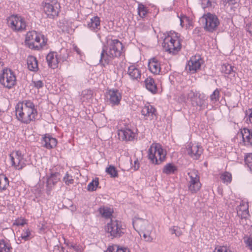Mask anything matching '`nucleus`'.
<instances>
[{"label":"nucleus","mask_w":252,"mask_h":252,"mask_svg":"<svg viewBox=\"0 0 252 252\" xmlns=\"http://www.w3.org/2000/svg\"><path fill=\"white\" fill-rule=\"evenodd\" d=\"M124 46L118 39L107 40V44L104 45L100 53L99 63L103 67L111 64L113 60L120 57L122 54Z\"/></svg>","instance_id":"nucleus-1"},{"label":"nucleus","mask_w":252,"mask_h":252,"mask_svg":"<svg viewBox=\"0 0 252 252\" xmlns=\"http://www.w3.org/2000/svg\"><path fill=\"white\" fill-rule=\"evenodd\" d=\"M47 39L40 33L35 31L28 32L26 35L25 45L29 48L39 50L45 45Z\"/></svg>","instance_id":"nucleus-2"},{"label":"nucleus","mask_w":252,"mask_h":252,"mask_svg":"<svg viewBox=\"0 0 252 252\" xmlns=\"http://www.w3.org/2000/svg\"><path fill=\"white\" fill-rule=\"evenodd\" d=\"M166 152L158 143H153L148 150V158L155 164L161 163L166 157Z\"/></svg>","instance_id":"nucleus-3"},{"label":"nucleus","mask_w":252,"mask_h":252,"mask_svg":"<svg viewBox=\"0 0 252 252\" xmlns=\"http://www.w3.org/2000/svg\"><path fill=\"white\" fill-rule=\"evenodd\" d=\"M105 231L108 237L111 239L119 238L125 234V226L123 222L118 220H111L105 228Z\"/></svg>","instance_id":"nucleus-4"},{"label":"nucleus","mask_w":252,"mask_h":252,"mask_svg":"<svg viewBox=\"0 0 252 252\" xmlns=\"http://www.w3.org/2000/svg\"><path fill=\"white\" fill-rule=\"evenodd\" d=\"M200 20L204 24V30L209 32H213L216 31L220 24L217 16L210 12L204 14L201 17Z\"/></svg>","instance_id":"nucleus-5"},{"label":"nucleus","mask_w":252,"mask_h":252,"mask_svg":"<svg viewBox=\"0 0 252 252\" xmlns=\"http://www.w3.org/2000/svg\"><path fill=\"white\" fill-rule=\"evenodd\" d=\"M43 10L47 17L54 19L60 11V4L57 0H44L42 3Z\"/></svg>","instance_id":"nucleus-6"},{"label":"nucleus","mask_w":252,"mask_h":252,"mask_svg":"<svg viewBox=\"0 0 252 252\" xmlns=\"http://www.w3.org/2000/svg\"><path fill=\"white\" fill-rule=\"evenodd\" d=\"M178 35V33H175V37L176 39H174L170 35H168L165 37L162 43V46L166 51L175 54L181 49V41L179 39Z\"/></svg>","instance_id":"nucleus-7"},{"label":"nucleus","mask_w":252,"mask_h":252,"mask_svg":"<svg viewBox=\"0 0 252 252\" xmlns=\"http://www.w3.org/2000/svg\"><path fill=\"white\" fill-rule=\"evenodd\" d=\"M16 77L13 71L7 68H4L0 74V84L3 87L11 89L16 85Z\"/></svg>","instance_id":"nucleus-8"},{"label":"nucleus","mask_w":252,"mask_h":252,"mask_svg":"<svg viewBox=\"0 0 252 252\" xmlns=\"http://www.w3.org/2000/svg\"><path fill=\"white\" fill-rule=\"evenodd\" d=\"M188 175L189 177L188 185L189 190L191 193H195L201 187L198 172L195 170H192L188 173Z\"/></svg>","instance_id":"nucleus-9"},{"label":"nucleus","mask_w":252,"mask_h":252,"mask_svg":"<svg viewBox=\"0 0 252 252\" xmlns=\"http://www.w3.org/2000/svg\"><path fill=\"white\" fill-rule=\"evenodd\" d=\"M12 165L16 169L21 170L26 165V160L24 158L23 155L20 151L13 152L10 155Z\"/></svg>","instance_id":"nucleus-10"},{"label":"nucleus","mask_w":252,"mask_h":252,"mask_svg":"<svg viewBox=\"0 0 252 252\" xmlns=\"http://www.w3.org/2000/svg\"><path fill=\"white\" fill-rule=\"evenodd\" d=\"M17 119L23 123L28 124L35 119L37 111H15Z\"/></svg>","instance_id":"nucleus-11"},{"label":"nucleus","mask_w":252,"mask_h":252,"mask_svg":"<svg viewBox=\"0 0 252 252\" xmlns=\"http://www.w3.org/2000/svg\"><path fill=\"white\" fill-rule=\"evenodd\" d=\"M106 96L112 105H118L122 97L121 93L116 89L108 90L106 93Z\"/></svg>","instance_id":"nucleus-12"},{"label":"nucleus","mask_w":252,"mask_h":252,"mask_svg":"<svg viewBox=\"0 0 252 252\" xmlns=\"http://www.w3.org/2000/svg\"><path fill=\"white\" fill-rule=\"evenodd\" d=\"M188 154L193 159H197L203 153V149L198 143H189L187 148Z\"/></svg>","instance_id":"nucleus-13"},{"label":"nucleus","mask_w":252,"mask_h":252,"mask_svg":"<svg viewBox=\"0 0 252 252\" xmlns=\"http://www.w3.org/2000/svg\"><path fill=\"white\" fill-rule=\"evenodd\" d=\"M9 22L11 28L14 31H22L25 30L26 27L24 19L17 16L10 18Z\"/></svg>","instance_id":"nucleus-14"},{"label":"nucleus","mask_w":252,"mask_h":252,"mask_svg":"<svg viewBox=\"0 0 252 252\" xmlns=\"http://www.w3.org/2000/svg\"><path fill=\"white\" fill-rule=\"evenodd\" d=\"M200 58L199 57L196 59V57H192L188 62L186 66V69L189 70L192 73L195 72L198 69H199L201 66Z\"/></svg>","instance_id":"nucleus-15"},{"label":"nucleus","mask_w":252,"mask_h":252,"mask_svg":"<svg viewBox=\"0 0 252 252\" xmlns=\"http://www.w3.org/2000/svg\"><path fill=\"white\" fill-rule=\"evenodd\" d=\"M43 146L49 149L55 148L57 144V140L49 134H46L42 139Z\"/></svg>","instance_id":"nucleus-16"},{"label":"nucleus","mask_w":252,"mask_h":252,"mask_svg":"<svg viewBox=\"0 0 252 252\" xmlns=\"http://www.w3.org/2000/svg\"><path fill=\"white\" fill-rule=\"evenodd\" d=\"M139 221H142L144 225H147L146 228H142L143 232V237L145 241L148 242H151L153 240V238L151 236V231L153 228L152 226L148 223L147 220H139Z\"/></svg>","instance_id":"nucleus-17"},{"label":"nucleus","mask_w":252,"mask_h":252,"mask_svg":"<svg viewBox=\"0 0 252 252\" xmlns=\"http://www.w3.org/2000/svg\"><path fill=\"white\" fill-rule=\"evenodd\" d=\"M60 174L58 172L52 173L47 179L46 182L47 192L49 193L53 187L60 180Z\"/></svg>","instance_id":"nucleus-18"},{"label":"nucleus","mask_w":252,"mask_h":252,"mask_svg":"<svg viewBox=\"0 0 252 252\" xmlns=\"http://www.w3.org/2000/svg\"><path fill=\"white\" fill-rule=\"evenodd\" d=\"M46 60L50 67L53 69L58 67L59 62L57 52H50L48 53L46 56Z\"/></svg>","instance_id":"nucleus-19"},{"label":"nucleus","mask_w":252,"mask_h":252,"mask_svg":"<svg viewBox=\"0 0 252 252\" xmlns=\"http://www.w3.org/2000/svg\"><path fill=\"white\" fill-rule=\"evenodd\" d=\"M118 136L123 140L131 141L134 138L135 133L130 129L126 128L119 130Z\"/></svg>","instance_id":"nucleus-20"},{"label":"nucleus","mask_w":252,"mask_h":252,"mask_svg":"<svg viewBox=\"0 0 252 252\" xmlns=\"http://www.w3.org/2000/svg\"><path fill=\"white\" fill-rule=\"evenodd\" d=\"M148 67L150 71L154 74H158L160 72L161 67L159 61L153 58L149 61Z\"/></svg>","instance_id":"nucleus-21"},{"label":"nucleus","mask_w":252,"mask_h":252,"mask_svg":"<svg viewBox=\"0 0 252 252\" xmlns=\"http://www.w3.org/2000/svg\"><path fill=\"white\" fill-rule=\"evenodd\" d=\"M24 109H31V110H36L33 103L29 100H25L22 102H19L15 107V110H23Z\"/></svg>","instance_id":"nucleus-22"},{"label":"nucleus","mask_w":252,"mask_h":252,"mask_svg":"<svg viewBox=\"0 0 252 252\" xmlns=\"http://www.w3.org/2000/svg\"><path fill=\"white\" fill-rule=\"evenodd\" d=\"M127 74L131 79L137 81L140 78L141 75L140 69L133 65L128 67Z\"/></svg>","instance_id":"nucleus-23"},{"label":"nucleus","mask_w":252,"mask_h":252,"mask_svg":"<svg viewBox=\"0 0 252 252\" xmlns=\"http://www.w3.org/2000/svg\"><path fill=\"white\" fill-rule=\"evenodd\" d=\"M88 27L91 30L97 32L100 29V20L99 17L95 16L91 19L88 23Z\"/></svg>","instance_id":"nucleus-24"},{"label":"nucleus","mask_w":252,"mask_h":252,"mask_svg":"<svg viewBox=\"0 0 252 252\" xmlns=\"http://www.w3.org/2000/svg\"><path fill=\"white\" fill-rule=\"evenodd\" d=\"M243 140L246 146H252V130L245 128L241 131Z\"/></svg>","instance_id":"nucleus-25"},{"label":"nucleus","mask_w":252,"mask_h":252,"mask_svg":"<svg viewBox=\"0 0 252 252\" xmlns=\"http://www.w3.org/2000/svg\"><path fill=\"white\" fill-rule=\"evenodd\" d=\"M28 68L30 71L37 72L38 70V61L33 56H29L27 59Z\"/></svg>","instance_id":"nucleus-26"},{"label":"nucleus","mask_w":252,"mask_h":252,"mask_svg":"<svg viewBox=\"0 0 252 252\" xmlns=\"http://www.w3.org/2000/svg\"><path fill=\"white\" fill-rule=\"evenodd\" d=\"M146 88L153 94H155L157 92V87L155 84V80L151 77H147L145 81Z\"/></svg>","instance_id":"nucleus-27"},{"label":"nucleus","mask_w":252,"mask_h":252,"mask_svg":"<svg viewBox=\"0 0 252 252\" xmlns=\"http://www.w3.org/2000/svg\"><path fill=\"white\" fill-rule=\"evenodd\" d=\"M193 106H199L202 109H204L206 106V100L203 94H199L197 98L192 104Z\"/></svg>","instance_id":"nucleus-28"},{"label":"nucleus","mask_w":252,"mask_h":252,"mask_svg":"<svg viewBox=\"0 0 252 252\" xmlns=\"http://www.w3.org/2000/svg\"><path fill=\"white\" fill-rule=\"evenodd\" d=\"M69 56V52L65 48L62 49L58 53V58L59 63L67 61Z\"/></svg>","instance_id":"nucleus-29"},{"label":"nucleus","mask_w":252,"mask_h":252,"mask_svg":"<svg viewBox=\"0 0 252 252\" xmlns=\"http://www.w3.org/2000/svg\"><path fill=\"white\" fill-rule=\"evenodd\" d=\"M237 214L241 219H246L249 216L248 205H243V206H241V208L237 211Z\"/></svg>","instance_id":"nucleus-30"},{"label":"nucleus","mask_w":252,"mask_h":252,"mask_svg":"<svg viewBox=\"0 0 252 252\" xmlns=\"http://www.w3.org/2000/svg\"><path fill=\"white\" fill-rule=\"evenodd\" d=\"M234 68H236L230 64L224 63L221 65V70L222 73L225 74L230 75L235 72Z\"/></svg>","instance_id":"nucleus-31"},{"label":"nucleus","mask_w":252,"mask_h":252,"mask_svg":"<svg viewBox=\"0 0 252 252\" xmlns=\"http://www.w3.org/2000/svg\"><path fill=\"white\" fill-rule=\"evenodd\" d=\"M177 170V168L172 163H168L163 168L162 172L166 174H174Z\"/></svg>","instance_id":"nucleus-32"},{"label":"nucleus","mask_w":252,"mask_h":252,"mask_svg":"<svg viewBox=\"0 0 252 252\" xmlns=\"http://www.w3.org/2000/svg\"><path fill=\"white\" fill-rule=\"evenodd\" d=\"M8 185V178L4 175H0V191L6 189Z\"/></svg>","instance_id":"nucleus-33"},{"label":"nucleus","mask_w":252,"mask_h":252,"mask_svg":"<svg viewBox=\"0 0 252 252\" xmlns=\"http://www.w3.org/2000/svg\"><path fill=\"white\" fill-rule=\"evenodd\" d=\"M98 211L101 216L105 218H109L112 216V210L107 207H100Z\"/></svg>","instance_id":"nucleus-34"},{"label":"nucleus","mask_w":252,"mask_h":252,"mask_svg":"<svg viewBox=\"0 0 252 252\" xmlns=\"http://www.w3.org/2000/svg\"><path fill=\"white\" fill-rule=\"evenodd\" d=\"M12 249L10 245L4 240H0V252H10Z\"/></svg>","instance_id":"nucleus-35"},{"label":"nucleus","mask_w":252,"mask_h":252,"mask_svg":"<svg viewBox=\"0 0 252 252\" xmlns=\"http://www.w3.org/2000/svg\"><path fill=\"white\" fill-rule=\"evenodd\" d=\"M109 252H130L129 249L127 248L121 247L118 245H114L108 248Z\"/></svg>","instance_id":"nucleus-36"},{"label":"nucleus","mask_w":252,"mask_h":252,"mask_svg":"<svg viewBox=\"0 0 252 252\" xmlns=\"http://www.w3.org/2000/svg\"><path fill=\"white\" fill-rule=\"evenodd\" d=\"M106 172L110 175L111 178H116L118 177V173L116 167L113 165H110L106 168Z\"/></svg>","instance_id":"nucleus-37"},{"label":"nucleus","mask_w":252,"mask_h":252,"mask_svg":"<svg viewBox=\"0 0 252 252\" xmlns=\"http://www.w3.org/2000/svg\"><path fill=\"white\" fill-rule=\"evenodd\" d=\"M32 237H33V236L32 232L28 228L24 229L20 236L21 239L24 240V241H29Z\"/></svg>","instance_id":"nucleus-38"},{"label":"nucleus","mask_w":252,"mask_h":252,"mask_svg":"<svg viewBox=\"0 0 252 252\" xmlns=\"http://www.w3.org/2000/svg\"><path fill=\"white\" fill-rule=\"evenodd\" d=\"M98 184V179L96 178L88 184L87 189L89 191L95 190Z\"/></svg>","instance_id":"nucleus-39"},{"label":"nucleus","mask_w":252,"mask_h":252,"mask_svg":"<svg viewBox=\"0 0 252 252\" xmlns=\"http://www.w3.org/2000/svg\"><path fill=\"white\" fill-rule=\"evenodd\" d=\"M82 97L81 99L83 101L90 100L92 98L93 96V92L91 90H84L82 93Z\"/></svg>","instance_id":"nucleus-40"},{"label":"nucleus","mask_w":252,"mask_h":252,"mask_svg":"<svg viewBox=\"0 0 252 252\" xmlns=\"http://www.w3.org/2000/svg\"><path fill=\"white\" fill-rule=\"evenodd\" d=\"M137 11L138 15L141 18H144L147 13L146 7L141 3L138 4Z\"/></svg>","instance_id":"nucleus-41"},{"label":"nucleus","mask_w":252,"mask_h":252,"mask_svg":"<svg viewBox=\"0 0 252 252\" xmlns=\"http://www.w3.org/2000/svg\"><path fill=\"white\" fill-rule=\"evenodd\" d=\"M220 96V90L216 89L210 95V99L212 101L216 102L219 100Z\"/></svg>","instance_id":"nucleus-42"},{"label":"nucleus","mask_w":252,"mask_h":252,"mask_svg":"<svg viewBox=\"0 0 252 252\" xmlns=\"http://www.w3.org/2000/svg\"><path fill=\"white\" fill-rule=\"evenodd\" d=\"M220 179L224 183H229L232 180L231 174L225 172L220 176Z\"/></svg>","instance_id":"nucleus-43"},{"label":"nucleus","mask_w":252,"mask_h":252,"mask_svg":"<svg viewBox=\"0 0 252 252\" xmlns=\"http://www.w3.org/2000/svg\"><path fill=\"white\" fill-rule=\"evenodd\" d=\"M245 162L251 172H252V153H250L246 155L245 158Z\"/></svg>","instance_id":"nucleus-44"},{"label":"nucleus","mask_w":252,"mask_h":252,"mask_svg":"<svg viewBox=\"0 0 252 252\" xmlns=\"http://www.w3.org/2000/svg\"><path fill=\"white\" fill-rule=\"evenodd\" d=\"M157 111H141L142 115L144 116L145 119L151 120L153 119L154 116H156Z\"/></svg>","instance_id":"nucleus-45"},{"label":"nucleus","mask_w":252,"mask_h":252,"mask_svg":"<svg viewBox=\"0 0 252 252\" xmlns=\"http://www.w3.org/2000/svg\"><path fill=\"white\" fill-rule=\"evenodd\" d=\"M63 181L64 182L65 184L68 186L74 183V180L73 179L72 176L69 175L67 172L66 173L64 176Z\"/></svg>","instance_id":"nucleus-46"},{"label":"nucleus","mask_w":252,"mask_h":252,"mask_svg":"<svg viewBox=\"0 0 252 252\" xmlns=\"http://www.w3.org/2000/svg\"><path fill=\"white\" fill-rule=\"evenodd\" d=\"M169 231L172 234H175L177 237H179L182 234L180 228L178 226H173L169 229Z\"/></svg>","instance_id":"nucleus-47"},{"label":"nucleus","mask_w":252,"mask_h":252,"mask_svg":"<svg viewBox=\"0 0 252 252\" xmlns=\"http://www.w3.org/2000/svg\"><path fill=\"white\" fill-rule=\"evenodd\" d=\"M199 93H198L197 92H194L193 91H190V92L188 94V97L190 99V101H191V103L192 104L193 102L195 100L196 98H197V97L199 95Z\"/></svg>","instance_id":"nucleus-48"},{"label":"nucleus","mask_w":252,"mask_h":252,"mask_svg":"<svg viewBox=\"0 0 252 252\" xmlns=\"http://www.w3.org/2000/svg\"><path fill=\"white\" fill-rule=\"evenodd\" d=\"M201 1V5L203 9L206 7H209L212 6V0H200Z\"/></svg>","instance_id":"nucleus-49"},{"label":"nucleus","mask_w":252,"mask_h":252,"mask_svg":"<svg viewBox=\"0 0 252 252\" xmlns=\"http://www.w3.org/2000/svg\"><path fill=\"white\" fill-rule=\"evenodd\" d=\"M65 244H66V245L70 248L73 249L76 252H80L81 251V249L79 247V246L77 245L76 244H74L72 243L65 242Z\"/></svg>","instance_id":"nucleus-50"},{"label":"nucleus","mask_w":252,"mask_h":252,"mask_svg":"<svg viewBox=\"0 0 252 252\" xmlns=\"http://www.w3.org/2000/svg\"><path fill=\"white\" fill-rule=\"evenodd\" d=\"M213 252H233L226 246L220 247L218 249L216 248Z\"/></svg>","instance_id":"nucleus-51"},{"label":"nucleus","mask_w":252,"mask_h":252,"mask_svg":"<svg viewBox=\"0 0 252 252\" xmlns=\"http://www.w3.org/2000/svg\"><path fill=\"white\" fill-rule=\"evenodd\" d=\"M32 83L33 84L34 87L37 89L41 88L43 87L44 85L43 82L41 80H38L37 81L32 80Z\"/></svg>","instance_id":"nucleus-52"},{"label":"nucleus","mask_w":252,"mask_h":252,"mask_svg":"<svg viewBox=\"0 0 252 252\" xmlns=\"http://www.w3.org/2000/svg\"><path fill=\"white\" fill-rule=\"evenodd\" d=\"M179 17L180 21V25L182 27H184L185 21L188 22L189 21V18L186 15H181Z\"/></svg>","instance_id":"nucleus-53"},{"label":"nucleus","mask_w":252,"mask_h":252,"mask_svg":"<svg viewBox=\"0 0 252 252\" xmlns=\"http://www.w3.org/2000/svg\"><path fill=\"white\" fill-rule=\"evenodd\" d=\"M244 241L247 246L252 251V238H248Z\"/></svg>","instance_id":"nucleus-54"},{"label":"nucleus","mask_w":252,"mask_h":252,"mask_svg":"<svg viewBox=\"0 0 252 252\" xmlns=\"http://www.w3.org/2000/svg\"><path fill=\"white\" fill-rule=\"evenodd\" d=\"M245 29L251 35H252V22L246 24Z\"/></svg>","instance_id":"nucleus-55"},{"label":"nucleus","mask_w":252,"mask_h":252,"mask_svg":"<svg viewBox=\"0 0 252 252\" xmlns=\"http://www.w3.org/2000/svg\"><path fill=\"white\" fill-rule=\"evenodd\" d=\"M245 29L251 35H252V22L246 24Z\"/></svg>","instance_id":"nucleus-56"},{"label":"nucleus","mask_w":252,"mask_h":252,"mask_svg":"<svg viewBox=\"0 0 252 252\" xmlns=\"http://www.w3.org/2000/svg\"><path fill=\"white\" fill-rule=\"evenodd\" d=\"M236 3V0H223V3L225 5L228 4L230 5H234Z\"/></svg>","instance_id":"nucleus-57"},{"label":"nucleus","mask_w":252,"mask_h":252,"mask_svg":"<svg viewBox=\"0 0 252 252\" xmlns=\"http://www.w3.org/2000/svg\"><path fill=\"white\" fill-rule=\"evenodd\" d=\"M248 121L252 124V111H251L248 117L246 118V121L248 122Z\"/></svg>","instance_id":"nucleus-58"},{"label":"nucleus","mask_w":252,"mask_h":252,"mask_svg":"<svg viewBox=\"0 0 252 252\" xmlns=\"http://www.w3.org/2000/svg\"><path fill=\"white\" fill-rule=\"evenodd\" d=\"M146 108H147V110H156L155 108L153 107V106L150 104H149L148 106H145Z\"/></svg>","instance_id":"nucleus-59"},{"label":"nucleus","mask_w":252,"mask_h":252,"mask_svg":"<svg viewBox=\"0 0 252 252\" xmlns=\"http://www.w3.org/2000/svg\"><path fill=\"white\" fill-rule=\"evenodd\" d=\"M74 50L78 54H81V51H80V50L78 47H74Z\"/></svg>","instance_id":"nucleus-60"},{"label":"nucleus","mask_w":252,"mask_h":252,"mask_svg":"<svg viewBox=\"0 0 252 252\" xmlns=\"http://www.w3.org/2000/svg\"><path fill=\"white\" fill-rule=\"evenodd\" d=\"M24 224H25V223H24V222H16V225H23Z\"/></svg>","instance_id":"nucleus-61"},{"label":"nucleus","mask_w":252,"mask_h":252,"mask_svg":"<svg viewBox=\"0 0 252 252\" xmlns=\"http://www.w3.org/2000/svg\"><path fill=\"white\" fill-rule=\"evenodd\" d=\"M139 168V165H138L136 167V165L134 166V168L135 169H137L138 168Z\"/></svg>","instance_id":"nucleus-62"},{"label":"nucleus","mask_w":252,"mask_h":252,"mask_svg":"<svg viewBox=\"0 0 252 252\" xmlns=\"http://www.w3.org/2000/svg\"><path fill=\"white\" fill-rule=\"evenodd\" d=\"M61 251H62V252H64V248L62 247Z\"/></svg>","instance_id":"nucleus-63"},{"label":"nucleus","mask_w":252,"mask_h":252,"mask_svg":"<svg viewBox=\"0 0 252 252\" xmlns=\"http://www.w3.org/2000/svg\"><path fill=\"white\" fill-rule=\"evenodd\" d=\"M137 162H138V161H137V160H135V161H134V164H135V165L137 163Z\"/></svg>","instance_id":"nucleus-64"}]
</instances>
